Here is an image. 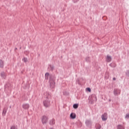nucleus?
Listing matches in <instances>:
<instances>
[{
    "instance_id": "5701e85b",
    "label": "nucleus",
    "mask_w": 129,
    "mask_h": 129,
    "mask_svg": "<svg viewBox=\"0 0 129 129\" xmlns=\"http://www.w3.org/2000/svg\"><path fill=\"white\" fill-rule=\"evenodd\" d=\"M125 118H129V114L126 115Z\"/></svg>"
},
{
    "instance_id": "9d476101",
    "label": "nucleus",
    "mask_w": 129,
    "mask_h": 129,
    "mask_svg": "<svg viewBox=\"0 0 129 129\" xmlns=\"http://www.w3.org/2000/svg\"><path fill=\"white\" fill-rule=\"evenodd\" d=\"M50 77V74L48 73H46L45 75V78L46 80H48Z\"/></svg>"
},
{
    "instance_id": "6e6552de",
    "label": "nucleus",
    "mask_w": 129,
    "mask_h": 129,
    "mask_svg": "<svg viewBox=\"0 0 129 129\" xmlns=\"http://www.w3.org/2000/svg\"><path fill=\"white\" fill-rule=\"evenodd\" d=\"M23 108L24 109H28L30 107L29 104H23L22 105Z\"/></svg>"
},
{
    "instance_id": "f257e3e1",
    "label": "nucleus",
    "mask_w": 129,
    "mask_h": 129,
    "mask_svg": "<svg viewBox=\"0 0 129 129\" xmlns=\"http://www.w3.org/2000/svg\"><path fill=\"white\" fill-rule=\"evenodd\" d=\"M52 98V96L51 94L48 92L45 93V100L43 101V105L45 107H49L50 105L51 99Z\"/></svg>"
},
{
    "instance_id": "f03ea898",
    "label": "nucleus",
    "mask_w": 129,
    "mask_h": 129,
    "mask_svg": "<svg viewBox=\"0 0 129 129\" xmlns=\"http://www.w3.org/2000/svg\"><path fill=\"white\" fill-rule=\"evenodd\" d=\"M42 122L43 124H45L48 122V117L46 116H43L42 117Z\"/></svg>"
},
{
    "instance_id": "4468645a",
    "label": "nucleus",
    "mask_w": 129,
    "mask_h": 129,
    "mask_svg": "<svg viewBox=\"0 0 129 129\" xmlns=\"http://www.w3.org/2000/svg\"><path fill=\"white\" fill-rule=\"evenodd\" d=\"M6 113H7V110L4 109L2 113L3 115L5 116V115H6Z\"/></svg>"
},
{
    "instance_id": "423d86ee",
    "label": "nucleus",
    "mask_w": 129,
    "mask_h": 129,
    "mask_svg": "<svg viewBox=\"0 0 129 129\" xmlns=\"http://www.w3.org/2000/svg\"><path fill=\"white\" fill-rule=\"evenodd\" d=\"M112 59V58L111 57V56L107 55V56L106 57V62H111Z\"/></svg>"
},
{
    "instance_id": "dca6fc26",
    "label": "nucleus",
    "mask_w": 129,
    "mask_h": 129,
    "mask_svg": "<svg viewBox=\"0 0 129 129\" xmlns=\"http://www.w3.org/2000/svg\"><path fill=\"white\" fill-rule=\"evenodd\" d=\"M96 129H100L101 128V126L98 124L96 125Z\"/></svg>"
},
{
    "instance_id": "6ab92c4d",
    "label": "nucleus",
    "mask_w": 129,
    "mask_h": 129,
    "mask_svg": "<svg viewBox=\"0 0 129 129\" xmlns=\"http://www.w3.org/2000/svg\"><path fill=\"white\" fill-rule=\"evenodd\" d=\"M23 61H24V62H28V59L26 57H24L23 59Z\"/></svg>"
},
{
    "instance_id": "a211bd4d",
    "label": "nucleus",
    "mask_w": 129,
    "mask_h": 129,
    "mask_svg": "<svg viewBox=\"0 0 129 129\" xmlns=\"http://www.w3.org/2000/svg\"><path fill=\"white\" fill-rule=\"evenodd\" d=\"M10 129H18V127L16 126H12L10 127Z\"/></svg>"
},
{
    "instance_id": "412c9836",
    "label": "nucleus",
    "mask_w": 129,
    "mask_h": 129,
    "mask_svg": "<svg viewBox=\"0 0 129 129\" xmlns=\"http://www.w3.org/2000/svg\"><path fill=\"white\" fill-rule=\"evenodd\" d=\"M86 124H89V123H90V120H87L86 121Z\"/></svg>"
},
{
    "instance_id": "aec40b11",
    "label": "nucleus",
    "mask_w": 129,
    "mask_h": 129,
    "mask_svg": "<svg viewBox=\"0 0 129 129\" xmlns=\"http://www.w3.org/2000/svg\"><path fill=\"white\" fill-rule=\"evenodd\" d=\"M86 90L89 91V92H91V89L90 88H86Z\"/></svg>"
},
{
    "instance_id": "0eeeda50",
    "label": "nucleus",
    "mask_w": 129,
    "mask_h": 129,
    "mask_svg": "<svg viewBox=\"0 0 129 129\" xmlns=\"http://www.w3.org/2000/svg\"><path fill=\"white\" fill-rule=\"evenodd\" d=\"M1 76L2 78H3V79H6V78H7V74L4 72H2L1 73Z\"/></svg>"
},
{
    "instance_id": "2eb2a0df",
    "label": "nucleus",
    "mask_w": 129,
    "mask_h": 129,
    "mask_svg": "<svg viewBox=\"0 0 129 129\" xmlns=\"http://www.w3.org/2000/svg\"><path fill=\"white\" fill-rule=\"evenodd\" d=\"M48 68L49 69H50V70H54V67L53 66H52V65H49V67H48Z\"/></svg>"
},
{
    "instance_id": "4be33fe9",
    "label": "nucleus",
    "mask_w": 129,
    "mask_h": 129,
    "mask_svg": "<svg viewBox=\"0 0 129 129\" xmlns=\"http://www.w3.org/2000/svg\"><path fill=\"white\" fill-rule=\"evenodd\" d=\"M126 76H128V77H129V71H126Z\"/></svg>"
},
{
    "instance_id": "ddd939ff",
    "label": "nucleus",
    "mask_w": 129,
    "mask_h": 129,
    "mask_svg": "<svg viewBox=\"0 0 129 129\" xmlns=\"http://www.w3.org/2000/svg\"><path fill=\"white\" fill-rule=\"evenodd\" d=\"M4 67V61L3 60L0 59V68H3Z\"/></svg>"
},
{
    "instance_id": "b1692460",
    "label": "nucleus",
    "mask_w": 129,
    "mask_h": 129,
    "mask_svg": "<svg viewBox=\"0 0 129 129\" xmlns=\"http://www.w3.org/2000/svg\"><path fill=\"white\" fill-rule=\"evenodd\" d=\"M78 1H79V0H74V1L75 2V3H77V2H78Z\"/></svg>"
},
{
    "instance_id": "39448f33",
    "label": "nucleus",
    "mask_w": 129,
    "mask_h": 129,
    "mask_svg": "<svg viewBox=\"0 0 129 129\" xmlns=\"http://www.w3.org/2000/svg\"><path fill=\"white\" fill-rule=\"evenodd\" d=\"M101 117H102V120H103L104 121H105V120L107 119V114L106 113H104V114H103L101 116Z\"/></svg>"
},
{
    "instance_id": "9b49d317",
    "label": "nucleus",
    "mask_w": 129,
    "mask_h": 129,
    "mask_svg": "<svg viewBox=\"0 0 129 129\" xmlns=\"http://www.w3.org/2000/svg\"><path fill=\"white\" fill-rule=\"evenodd\" d=\"M49 124H50V125H53L54 124H55V120L54 119L51 120L49 122Z\"/></svg>"
},
{
    "instance_id": "7ed1b4c3",
    "label": "nucleus",
    "mask_w": 129,
    "mask_h": 129,
    "mask_svg": "<svg viewBox=\"0 0 129 129\" xmlns=\"http://www.w3.org/2000/svg\"><path fill=\"white\" fill-rule=\"evenodd\" d=\"M49 84L50 88H54L55 87V82L53 80H49Z\"/></svg>"
},
{
    "instance_id": "393cba45",
    "label": "nucleus",
    "mask_w": 129,
    "mask_h": 129,
    "mask_svg": "<svg viewBox=\"0 0 129 129\" xmlns=\"http://www.w3.org/2000/svg\"><path fill=\"white\" fill-rule=\"evenodd\" d=\"M113 80H114V81L116 80V78H113Z\"/></svg>"
},
{
    "instance_id": "f3484780",
    "label": "nucleus",
    "mask_w": 129,
    "mask_h": 129,
    "mask_svg": "<svg viewBox=\"0 0 129 129\" xmlns=\"http://www.w3.org/2000/svg\"><path fill=\"white\" fill-rule=\"evenodd\" d=\"M74 108H78V104H75L73 105Z\"/></svg>"
},
{
    "instance_id": "20e7f679",
    "label": "nucleus",
    "mask_w": 129,
    "mask_h": 129,
    "mask_svg": "<svg viewBox=\"0 0 129 129\" xmlns=\"http://www.w3.org/2000/svg\"><path fill=\"white\" fill-rule=\"evenodd\" d=\"M113 92L114 95H118V94H120V90L118 89H114Z\"/></svg>"
},
{
    "instance_id": "1a4fd4ad",
    "label": "nucleus",
    "mask_w": 129,
    "mask_h": 129,
    "mask_svg": "<svg viewBox=\"0 0 129 129\" xmlns=\"http://www.w3.org/2000/svg\"><path fill=\"white\" fill-rule=\"evenodd\" d=\"M71 118H72L73 119H74L76 118V114L74 113H72L70 115Z\"/></svg>"
},
{
    "instance_id": "f8f14e48",
    "label": "nucleus",
    "mask_w": 129,
    "mask_h": 129,
    "mask_svg": "<svg viewBox=\"0 0 129 129\" xmlns=\"http://www.w3.org/2000/svg\"><path fill=\"white\" fill-rule=\"evenodd\" d=\"M117 129H124V126L122 125H118L117 126Z\"/></svg>"
}]
</instances>
